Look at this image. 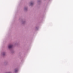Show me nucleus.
<instances>
[{
  "label": "nucleus",
  "mask_w": 73,
  "mask_h": 73,
  "mask_svg": "<svg viewBox=\"0 0 73 73\" xmlns=\"http://www.w3.org/2000/svg\"><path fill=\"white\" fill-rule=\"evenodd\" d=\"M32 4H33V3H30V5H32Z\"/></svg>",
  "instance_id": "nucleus-2"
},
{
  "label": "nucleus",
  "mask_w": 73,
  "mask_h": 73,
  "mask_svg": "<svg viewBox=\"0 0 73 73\" xmlns=\"http://www.w3.org/2000/svg\"><path fill=\"white\" fill-rule=\"evenodd\" d=\"M17 71H18L17 70H15V72H17Z\"/></svg>",
  "instance_id": "nucleus-3"
},
{
  "label": "nucleus",
  "mask_w": 73,
  "mask_h": 73,
  "mask_svg": "<svg viewBox=\"0 0 73 73\" xmlns=\"http://www.w3.org/2000/svg\"><path fill=\"white\" fill-rule=\"evenodd\" d=\"M8 48H12V46L9 45V46Z\"/></svg>",
  "instance_id": "nucleus-1"
}]
</instances>
